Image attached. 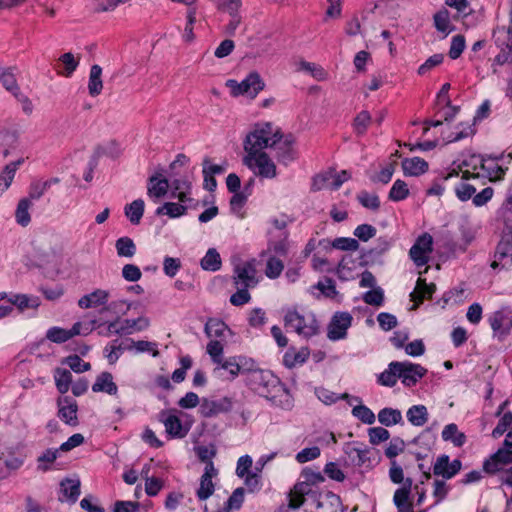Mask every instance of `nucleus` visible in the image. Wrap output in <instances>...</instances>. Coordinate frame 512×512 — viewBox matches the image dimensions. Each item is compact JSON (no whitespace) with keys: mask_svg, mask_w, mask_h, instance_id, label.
Segmentation results:
<instances>
[{"mask_svg":"<svg viewBox=\"0 0 512 512\" xmlns=\"http://www.w3.org/2000/svg\"><path fill=\"white\" fill-rule=\"evenodd\" d=\"M282 138L280 129L269 122L258 123L254 126L244 140L246 154L264 152L268 147H273Z\"/></svg>","mask_w":512,"mask_h":512,"instance_id":"obj_1","label":"nucleus"},{"mask_svg":"<svg viewBox=\"0 0 512 512\" xmlns=\"http://www.w3.org/2000/svg\"><path fill=\"white\" fill-rule=\"evenodd\" d=\"M284 326L304 338H310L319 332V324L314 313L288 308L284 314Z\"/></svg>","mask_w":512,"mask_h":512,"instance_id":"obj_2","label":"nucleus"},{"mask_svg":"<svg viewBox=\"0 0 512 512\" xmlns=\"http://www.w3.org/2000/svg\"><path fill=\"white\" fill-rule=\"evenodd\" d=\"M492 37L494 44L499 49L492 63L493 73H497L496 66L512 64V2L509 9L508 25L494 28Z\"/></svg>","mask_w":512,"mask_h":512,"instance_id":"obj_3","label":"nucleus"},{"mask_svg":"<svg viewBox=\"0 0 512 512\" xmlns=\"http://www.w3.org/2000/svg\"><path fill=\"white\" fill-rule=\"evenodd\" d=\"M247 383L255 393L267 399L275 398L283 390L280 379L270 370L253 371L247 376Z\"/></svg>","mask_w":512,"mask_h":512,"instance_id":"obj_4","label":"nucleus"},{"mask_svg":"<svg viewBox=\"0 0 512 512\" xmlns=\"http://www.w3.org/2000/svg\"><path fill=\"white\" fill-rule=\"evenodd\" d=\"M243 163L262 178L273 179L277 176V167L266 152L246 154Z\"/></svg>","mask_w":512,"mask_h":512,"instance_id":"obj_5","label":"nucleus"},{"mask_svg":"<svg viewBox=\"0 0 512 512\" xmlns=\"http://www.w3.org/2000/svg\"><path fill=\"white\" fill-rule=\"evenodd\" d=\"M226 85L231 88L233 96L247 95L250 98H255L258 93L264 89V82L258 73H250L240 83L236 80L230 79Z\"/></svg>","mask_w":512,"mask_h":512,"instance_id":"obj_6","label":"nucleus"},{"mask_svg":"<svg viewBox=\"0 0 512 512\" xmlns=\"http://www.w3.org/2000/svg\"><path fill=\"white\" fill-rule=\"evenodd\" d=\"M474 162V175L476 177H486L490 181H499L504 178L507 168L499 165L495 158H484L482 156L473 157Z\"/></svg>","mask_w":512,"mask_h":512,"instance_id":"obj_7","label":"nucleus"},{"mask_svg":"<svg viewBox=\"0 0 512 512\" xmlns=\"http://www.w3.org/2000/svg\"><path fill=\"white\" fill-rule=\"evenodd\" d=\"M96 320H92L89 324L83 325L76 322L71 329H63L60 327H52L48 329L46 337L54 343H63L76 335H87L94 329Z\"/></svg>","mask_w":512,"mask_h":512,"instance_id":"obj_8","label":"nucleus"},{"mask_svg":"<svg viewBox=\"0 0 512 512\" xmlns=\"http://www.w3.org/2000/svg\"><path fill=\"white\" fill-rule=\"evenodd\" d=\"M433 250V238L430 234L420 235L410 248L409 255L417 267L426 265L429 261V254Z\"/></svg>","mask_w":512,"mask_h":512,"instance_id":"obj_9","label":"nucleus"},{"mask_svg":"<svg viewBox=\"0 0 512 512\" xmlns=\"http://www.w3.org/2000/svg\"><path fill=\"white\" fill-rule=\"evenodd\" d=\"M254 261L239 264L234 269L233 282L236 287L253 288L258 284Z\"/></svg>","mask_w":512,"mask_h":512,"instance_id":"obj_10","label":"nucleus"},{"mask_svg":"<svg viewBox=\"0 0 512 512\" xmlns=\"http://www.w3.org/2000/svg\"><path fill=\"white\" fill-rule=\"evenodd\" d=\"M396 365L398 366V377L403 385L407 387L414 386L427 373L423 366L409 361H398Z\"/></svg>","mask_w":512,"mask_h":512,"instance_id":"obj_11","label":"nucleus"},{"mask_svg":"<svg viewBox=\"0 0 512 512\" xmlns=\"http://www.w3.org/2000/svg\"><path fill=\"white\" fill-rule=\"evenodd\" d=\"M352 316L348 312H337L331 319L328 326L327 336L332 341L344 339L347 335V330L351 326Z\"/></svg>","mask_w":512,"mask_h":512,"instance_id":"obj_12","label":"nucleus"},{"mask_svg":"<svg viewBox=\"0 0 512 512\" xmlns=\"http://www.w3.org/2000/svg\"><path fill=\"white\" fill-rule=\"evenodd\" d=\"M170 197L177 199L181 203L197 204L192 197V183L187 177H180L173 179L169 183Z\"/></svg>","mask_w":512,"mask_h":512,"instance_id":"obj_13","label":"nucleus"},{"mask_svg":"<svg viewBox=\"0 0 512 512\" xmlns=\"http://www.w3.org/2000/svg\"><path fill=\"white\" fill-rule=\"evenodd\" d=\"M149 326V320L145 317H139L137 319H125L120 321L119 319L110 322L108 325L109 333L125 335L131 334L134 331H142Z\"/></svg>","mask_w":512,"mask_h":512,"instance_id":"obj_14","label":"nucleus"},{"mask_svg":"<svg viewBox=\"0 0 512 512\" xmlns=\"http://www.w3.org/2000/svg\"><path fill=\"white\" fill-rule=\"evenodd\" d=\"M58 417L67 425L75 427L78 421V405L75 399L70 396H62L57 400Z\"/></svg>","mask_w":512,"mask_h":512,"instance_id":"obj_15","label":"nucleus"},{"mask_svg":"<svg viewBox=\"0 0 512 512\" xmlns=\"http://www.w3.org/2000/svg\"><path fill=\"white\" fill-rule=\"evenodd\" d=\"M495 259L491 263L493 269L507 268L512 264V236L510 234L502 235L500 242L497 245Z\"/></svg>","mask_w":512,"mask_h":512,"instance_id":"obj_16","label":"nucleus"},{"mask_svg":"<svg viewBox=\"0 0 512 512\" xmlns=\"http://www.w3.org/2000/svg\"><path fill=\"white\" fill-rule=\"evenodd\" d=\"M232 409V401L228 397L218 400L204 398L199 406V413L204 418L216 417L219 414L227 413Z\"/></svg>","mask_w":512,"mask_h":512,"instance_id":"obj_17","label":"nucleus"},{"mask_svg":"<svg viewBox=\"0 0 512 512\" xmlns=\"http://www.w3.org/2000/svg\"><path fill=\"white\" fill-rule=\"evenodd\" d=\"M294 144L295 138L292 135H287L284 138L282 137L279 142L273 146L276 151V157L281 164L287 166L297 159L298 152Z\"/></svg>","mask_w":512,"mask_h":512,"instance_id":"obj_18","label":"nucleus"},{"mask_svg":"<svg viewBox=\"0 0 512 512\" xmlns=\"http://www.w3.org/2000/svg\"><path fill=\"white\" fill-rule=\"evenodd\" d=\"M461 467L462 463L460 460L454 459L450 462L449 456L443 454L437 458L433 466V472L436 476L451 479L461 470Z\"/></svg>","mask_w":512,"mask_h":512,"instance_id":"obj_19","label":"nucleus"},{"mask_svg":"<svg viewBox=\"0 0 512 512\" xmlns=\"http://www.w3.org/2000/svg\"><path fill=\"white\" fill-rule=\"evenodd\" d=\"M161 421L170 438H184L189 432V427L183 425L182 421L175 413L162 412Z\"/></svg>","mask_w":512,"mask_h":512,"instance_id":"obj_20","label":"nucleus"},{"mask_svg":"<svg viewBox=\"0 0 512 512\" xmlns=\"http://www.w3.org/2000/svg\"><path fill=\"white\" fill-rule=\"evenodd\" d=\"M512 462V457L509 447L500 448L494 453L489 459L483 463V470L487 473L494 474L498 471H502V465Z\"/></svg>","mask_w":512,"mask_h":512,"instance_id":"obj_21","label":"nucleus"},{"mask_svg":"<svg viewBox=\"0 0 512 512\" xmlns=\"http://www.w3.org/2000/svg\"><path fill=\"white\" fill-rule=\"evenodd\" d=\"M169 190V181L166 178H160L157 175L149 177L147 195L154 203L159 202L161 198L166 196Z\"/></svg>","mask_w":512,"mask_h":512,"instance_id":"obj_22","label":"nucleus"},{"mask_svg":"<svg viewBox=\"0 0 512 512\" xmlns=\"http://www.w3.org/2000/svg\"><path fill=\"white\" fill-rule=\"evenodd\" d=\"M412 484V479L407 478L404 481V484L395 491L393 502L397 507L398 512H413L412 505L409 502Z\"/></svg>","mask_w":512,"mask_h":512,"instance_id":"obj_23","label":"nucleus"},{"mask_svg":"<svg viewBox=\"0 0 512 512\" xmlns=\"http://www.w3.org/2000/svg\"><path fill=\"white\" fill-rule=\"evenodd\" d=\"M197 207V204L181 203L179 201L178 203L165 202L156 209L155 214L157 216L167 215L169 218H179L186 215L189 208L197 209Z\"/></svg>","mask_w":512,"mask_h":512,"instance_id":"obj_24","label":"nucleus"},{"mask_svg":"<svg viewBox=\"0 0 512 512\" xmlns=\"http://www.w3.org/2000/svg\"><path fill=\"white\" fill-rule=\"evenodd\" d=\"M109 292L103 289H96L93 292L82 296L78 300V306L82 309L97 308L107 304Z\"/></svg>","mask_w":512,"mask_h":512,"instance_id":"obj_25","label":"nucleus"},{"mask_svg":"<svg viewBox=\"0 0 512 512\" xmlns=\"http://www.w3.org/2000/svg\"><path fill=\"white\" fill-rule=\"evenodd\" d=\"M507 404L508 401H504L503 403H501L495 413V416L500 417V419L498 421V424L491 433V436L494 439L500 438L512 426V412L508 411L503 413Z\"/></svg>","mask_w":512,"mask_h":512,"instance_id":"obj_26","label":"nucleus"},{"mask_svg":"<svg viewBox=\"0 0 512 512\" xmlns=\"http://www.w3.org/2000/svg\"><path fill=\"white\" fill-rule=\"evenodd\" d=\"M92 391L95 393L104 392L109 395H116L118 387L113 381V376L110 372H101L92 385Z\"/></svg>","mask_w":512,"mask_h":512,"instance_id":"obj_27","label":"nucleus"},{"mask_svg":"<svg viewBox=\"0 0 512 512\" xmlns=\"http://www.w3.org/2000/svg\"><path fill=\"white\" fill-rule=\"evenodd\" d=\"M450 89V84L445 83L440 91L437 94V103L436 105L438 107L441 106L442 111V117L445 121L451 120L454 118L455 114L457 113V108L454 106H451V102L448 96V91Z\"/></svg>","mask_w":512,"mask_h":512,"instance_id":"obj_28","label":"nucleus"},{"mask_svg":"<svg viewBox=\"0 0 512 512\" xmlns=\"http://www.w3.org/2000/svg\"><path fill=\"white\" fill-rule=\"evenodd\" d=\"M401 165L407 176H419L428 170V163L420 157L405 158Z\"/></svg>","mask_w":512,"mask_h":512,"instance_id":"obj_29","label":"nucleus"},{"mask_svg":"<svg viewBox=\"0 0 512 512\" xmlns=\"http://www.w3.org/2000/svg\"><path fill=\"white\" fill-rule=\"evenodd\" d=\"M311 487L307 482L297 483L289 493V504L288 508L297 509L303 505L305 501V495H309Z\"/></svg>","mask_w":512,"mask_h":512,"instance_id":"obj_30","label":"nucleus"},{"mask_svg":"<svg viewBox=\"0 0 512 512\" xmlns=\"http://www.w3.org/2000/svg\"><path fill=\"white\" fill-rule=\"evenodd\" d=\"M6 299L11 305L16 306L20 311H24L28 308L36 309L40 305L38 297L26 294H8Z\"/></svg>","mask_w":512,"mask_h":512,"instance_id":"obj_31","label":"nucleus"},{"mask_svg":"<svg viewBox=\"0 0 512 512\" xmlns=\"http://www.w3.org/2000/svg\"><path fill=\"white\" fill-rule=\"evenodd\" d=\"M80 485L79 479L66 478L60 482V491L67 501L75 503L80 495Z\"/></svg>","mask_w":512,"mask_h":512,"instance_id":"obj_32","label":"nucleus"},{"mask_svg":"<svg viewBox=\"0 0 512 512\" xmlns=\"http://www.w3.org/2000/svg\"><path fill=\"white\" fill-rule=\"evenodd\" d=\"M435 290L433 283L427 284L425 279L418 278L415 290L410 294L411 300L420 304L425 298H431Z\"/></svg>","mask_w":512,"mask_h":512,"instance_id":"obj_33","label":"nucleus"},{"mask_svg":"<svg viewBox=\"0 0 512 512\" xmlns=\"http://www.w3.org/2000/svg\"><path fill=\"white\" fill-rule=\"evenodd\" d=\"M406 417L413 426L421 427L427 423L429 414L426 406L419 404L411 406Z\"/></svg>","mask_w":512,"mask_h":512,"instance_id":"obj_34","label":"nucleus"},{"mask_svg":"<svg viewBox=\"0 0 512 512\" xmlns=\"http://www.w3.org/2000/svg\"><path fill=\"white\" fill-rule=\"evenodd\" d=\"M101 76L102 68L97 64L92 65L88 81V92L92 97H96L102 92L103 82Z\"/></svg>","mask_w":512,"mask_h":512,"instance_id":"obj_35","label":"nucleus"},{"mask_svg":"<svg viewBox=\"0 0 512 512\" xmlns=\"http://www.w3.org/2000/svg\"><path fill=\"white\" fill-rule=\"evenodd\" d=\"M442 439L451 442L455 447H462L466 442V435L459 431L456 424L451 423L444 427Z\"/></svg>","mask_w":512,"mask_h":512,"instance_id":"obj_36","label":"nucleus"},{"mask_svg":"<svg viewBox=\"0 0 512 512\" xmlns=\"http://www.w3.org/2000/svg\"><path fill=\"white\" fill-rule=\"evenodd\" d=\"M115 249L119 257L128 259L133 258L137 251L136 244L127 236L120 237L116 240Z\"/></svg>","mask_w":512,"mask_h":512,"instance_id":"obj_37","label":"nucleus"},{"mask_svg":"<svg viewBox=\"0 0 512 512\" xmlns=\"http://www.w3.org/2000/svg\"><path fill=\"white\" fill-rule=\"evenodd\" d=\"M378 421L384 426H393L403 423L402 413L398 409L385 407L378 413Z\"/></svg>","mask_w":512,"mask_h":512,"instance_id":"obj_38","label":"nucleus"},{"mask_svg":"<svg viewBox=\"0 0 512 512\" xmlns=\"http://www.w3.org/2000/svg\"><path fill=\"white\" fill-rule=\"evenodd\" d=\"M205 334L209 338H224L229 332L228 326L220 319L210 318L205 324Z\"/></svg>","mask_w":512,"mask_h":512,"instance_id":"obj_39","label":"nucleus"},{"mask_svg":"<svg viewBox=\"0 0 512 512\" xmlns=\"http://www.w3.org/2000/svg\"><path fill=\"white\" fill-rule=\"evenodd\" d=\"M0 83L12 95L20 89L12 67L0 65Z\"/></svg>","mask_w":512,"mask_h":512,"instance_id":"obj_40","label":"nucleus"},{"mask_svg":"<svg viewBox=\"0 0 512 512\" xmlns=\"http://www.w3.org/2000/svg\"><path fill=\"white\" fill-rule=\"evenodd\" d=\"M32 206L30 199L22 198L19 200L15 210V220L17 224L22 227H26L31 222V215L29 209Z\"/></svg>","mask_w":512,"mask_h":512,"instance_id":"obj_41","label":"nucleus"},{"mask_svg":"<svg viewBox=\"0 0 512 512\" xmlns=\"http://www.w3.org/2000/svg\"><path fill=\"white\" fill-rule=\"evenodd\" d=\"M309 355L310 352L307 348H302L299 351L289 350L285 353L283 361L286 367L293 368L305 363Z\"/></svg>","mask_w":512,"mask_h":512,"instance_id":"obj_42","label":"nucleus"},{"mask_svg":"<svg viewBox=\"0 0 512 512\" xmlns=\"http://www.w3.org/2000/svg\"><path fill=\"white\" fill-rule=\"evenodd\" d=\"M124 349L127 351H135L136 353L148 352L151 353L153 357H157L159 355L157 344L155 342L145 340H129V342L124 346Z\"/></svg>","mask_w":512,"mask_h":512,"instance_id":"obj_43","label":"nucleus"},{"mask_svg":"<svg viewBox=\"0 0 512 512\" xmlns=\"http://www.w3.org/2000/svg\"><path fill=\"white\" fill-rule=\"evenodd\" d=\"M145 203L142 199H136L125 206L124 212L132 224H139L144 214Z\"/></svg>","mask_w":512,"mask_h":512,"instance_id":"obj_44","label":"nucleus"},{"mask_svg":"<svg viewBox=\"0 0 512 512\" xmlns=\"http://www.w3.org/2000/svg\"><path fill=\"white\" fill-rule=\"evenodd\" d=\"M345 453L356 466H365L368 462H370V450L368 448L362 449L359 447L347 446Z\"/></svg>","mask_w":512,"mask_h":512,"instance_id":"obj_45","label":"nucleus"},{"mask_svg":"<svg viewBox=\"0 0 512 512\" xmlns=\"http://www.w3.org/2000/svg\"><path fill=\"white\" fill-rule=\"evenodd\" d=\"M55 385L59 393L65 394L72 384V374L69 370L56 368L54 371Z\"/></svg>","mask_w":512,"mask_h":512,"instance_id":"obj_46","label":"nucleus"},{"mask_svg":"<svg viewBox=\"0 0 512 512\" xmlns=\"http://www.w3.org/2000/svg\"><path fill=\"white\" fill-rule=\"evenodd\" d=\"M17 137L10 132H0V163L16 148Z\"/></svg>","mask_w":512,"mask_h":512,"instance_id":"obj_47","label":"nucleus"},{"mask_svg":"<svg viewBox=\"0 0 512 512\" xmlns=\"http://www.w3.org/2000/svg\"><path fill=\"white\" fill-rule=\"evenodd\" d=\"M244 493V488L242 487L235 489L226 501L225 506L217 512H231L232 510L240 509L244 502ZM204 512H208L207 506H205Z\"/></svg>","mask_w":512,"mask_h":512,"instance_id":"obj_48","label":"nucleus"},{"mask_svg":"<svg viewBox=\"0 0 512 512\" xmlns=\"http://www.w3.org/2000/svg\"><path fill=\"white\" fill-rule=\"evenodd\" d=\"M221 257L215 248H210L201 259L200 265L206 271L215 272L221 268Z\"/></svg>","mask_w":512,"mask_h":512,"instance_id":"obj_49","label":"nucleus"},{"mask_svg":"<svg viewBox=\"0 0 512 512\" xmlns=\"http://www.w3.org/2000/svg\"><path fill=\"white\" fill-rule=\"evenodd\" d=\"M397 361H393L388 365V368L385 369L382 373L378 376V383L382 386L386 387H393L398 377V366L396 365Z\"/></svg>","mask_w":512,"mask_h":512,"instance_id":"obj_50","label":"nucleus"},{"mask_svg":"<svg viewBox=\"0 0 512 512\" xmlns=\"http://www.w3.org/2000/svg\"><path fill=\"white\" fill-rule=\"evenodd\" d=\"M284 270V263L275 255H269L266 261L265 275L269 279H277Z\"/></svg>","mask_w":512,"mask_h":512,"instance_id":"obj_51","label":"nucleus"},{"mask_svg":"<svg viewBox=\"0 0 512 512\" xmlns=\"http://www.w3.org/2000/svg\"><path fill=\"white\" fill-rule=\"evenodd\" d=\"M409 188L405 181L397 179L388 194V198L391 201L399 202L406 199L409 196Z\"/></svg>","mask_w":512,"mask_h":512,"instance_id":"obj_52","label":"nucleus"},{"mask_svg":"<svg viewBox=\"0 0 512 512\" xmlns=\"http://www.w3.org/2000/svg\"><path fill=\"white\" fill-rule=\"evenodd\" d=\"M434 25L444 36H447L454 29L451 25L449 12L447 10H441L434 15Z\"/></svg>","mask_w":512,"mask_h":512,"instance_id":"obj_53","label":"nucleus"},{"mask_svg":"<svg viewBox=\"0 0 512 512\" xmlns=\"http://www.w3.org/2000/svg\"><path fill=\"white\" fill-rule=\"evenodd\" d=\"M59 61L63 64L64 70L58 71V73L65 77H70L79 65V59L75 58L71 52L61 55Z\"/></svg>","mask_w":512,"mask_h":512,"instance_id":"obj_54","label":"nucleus"},{"mask_svg":"<svg viewBox=\"0 0 512 512\" xmlns=\"http://www.w3.org/2000/svg\"><path fill=\"white\" fill-rule=\"evenodd\" d=\"M505 315L503 311H495L488 319L489 324L494 332V334L498 335H507L510 331V327H503V323L505 320Z\"/></svg>","mask_w":512,"mask_h":512,"instance_id":"obj_55","label":"nucleus"},{"mask_svg":"<svg viewBox=\"0 0 512 512\" xmlns=\"http://www.w3.org/2000/svg\"><path fill=\"white\" fill-rule=\"evenodd\" d=\"M62 363L68 365L75 373H83L91 369L90 363L85 362L76 354L67 356Z\"/></svg>","mask_w":512,"mask_h":512,"instance_id":"obj_56","label":"nucleus"},{"mask_svg":"<svg viewBox=\"0 0 512 512\" xmlns=\"http://www.w3.org/2000/svg\"><path fill=\"white\" fill-rule=\"evenodd\" d=\"M357 200L363 207L373 211L378 210L380 207L379 197L376 194L369 193L365 190L360 191L357 194Z\"/></svg>","mask_w":512,"mask_h":512,"instance_id":"obj_57","label":"nucleus"},{"mask_svg":"<svg viewBox=\"0 0 512 512\" xmlns=\"http://www.w3.org/2000/svg\"><path fill=\"white\" fill-rule=\"evenodd\" d=\"M21 162L18 161L16 163H10L5 166L3 173L0 175V191L3 192L9 188L11 185L13 178L15 176V172L17 170V166Z\"/></svg>","mask_w":512,"mask_h":512,"instance_id":"obj_58","label":"nucleus"},{"mask_svg":"<svg viewBox=\"0 0 512 512\" xmlns=\"http://www.w3.org/2000/svg\"><path fill=\"white\" fill-rule=\"evenodd\" d=\"M48 189L49 183H44L41 180H33L29 185L28 197L25 198L30 199L31 202L33 200H39Z\"/></svg>","mask_w":512,"mask_h":512,"instance_id":"obj_59","label":"nucleus"},{"mask_svg":"<svg viewBox=\"0 0 512 512\" xmlns=\"http://www.w3.org/2000/svg\"><path fill=\"white\" fill-rule=\"evenodd\" d=\"M241 367L240 361L238 362L236 357H230L225 360H222L220 364H217V368L226 370L229 375L230 379H235L240 373H241Z\"/></svg>","mask_w":512,"mask_h":512,"instance_id":"obj_60","label":"nucleus"},{"mask_svg":"<svg viewBox=\"0 0 512 512\" xmlns=\"http://www.w3.org/2000/svg\"><path fill=\"white\" fill-rule=\"evenodd\" d=\"M352 415L364 424H373L375 422V414L365 405H357L352 409Z\"/></svg>","mask_w":512,"mask_h":512,"instance_id":"obj_61","label":"nucleus"},{"mask_svg":"<svg viewBox=\"0 0 512 512\" xmlns=\"http://www.w3.org/2000/svg\"><path fill=\"white\" fill-rule=\"evenodd\" d=\"M127 343H119L115 340L104 348L105 356L110 364H114L120 358L122 352L125 350L124 346Z\"/></svg>","mask_w":512,"mask_h":512,"instance_id":"obj_62","label":"nucleus"},{"mask_svg":"<svg viewBox=\"0 0 512 512\" xmlns=\"http://www.w3.org/2000/svg\"><path fill=\"white\" fill-rule=\"evenodd\" d=\"M300 69L309 73L318 81H323L327 77V72L320 65L312 62L302 61L300 63Z\"/></svg>","mask_w":512,"mask_h":512,"instance_id":"obj_63","label":"nucleus"},{"mask_svg":"<svg viewBox=\"0 0 512 512\" xmlns=\"http://www.w3.org/2000/svg\"><path fill=\"white\" fill-rule=\"evenodd\" d=\"M500 214L504 224L503 233L512 236V204L503 203Z\"/></svg>","mask_w":512,"mask_h":512,"instance_id":"obj_64","label":"nucleus"}]
</instances>
